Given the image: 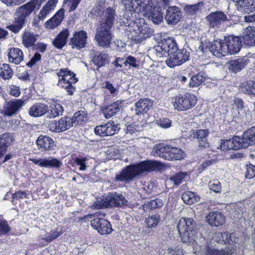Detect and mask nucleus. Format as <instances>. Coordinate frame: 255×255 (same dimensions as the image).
I'll use <instances>...</instances> for the list:
<instances>
[{
	"label": "nucleus",
	"instance_id": "nucleus-10",
	"mask_svg": "<svg viewBox=\"0 0 255 255\" xmlns=\"http://www.w3.org/2000/svg\"><path fill=\"white\" fill-rule=\"evenodd\" d=\"M206 20L210 28H218L228 21L226 15L221 11L211 12L206 16Z\"/></svg>",
	"mask_w": 255,
	"mask_h": 255
},
{
	"label": "nucleus",
	"instance_id": "nucleus-13",
	"mask_svg": "<svg viewBox=\"0 0 255 255\" xmlns=\"http://www.w3.org/2000/svg\"><path fill=\"white\" fill-rule=\"evenodd\" d=\"M244 148V143L241 137L235 136L232 139H221L220 148L223 151L238 150Z\"/></svg>",
	"mask_w": 255,
	"mask_h": 255
},
{
	"label": "nucleus",
	"instance_id": "nucleus-40",
	"mask_svg": "<svg viewBox=\"0 0 255 255\" xmlns=\"http://www.w3.org/2000/svg\"><path fill=\"white\" fill-rule=\"evenodd\" d=\"M120 110V107L118 103H114L113 104L105 107L103 110V113L106 119H109L113 116Z\"/></svg>",
	"mask_w": 255,
	"mask_h": 255
},
{
	"label": "nucleus",
	"instance_id": "nucleus-9",
	"mask_svg": "<svg viewBox=\"0 0 255 255\" xmlns=\"http://www.w3.org/2000/svg\"><path fill=\"white\" fill-rule=\"evenodd\" d=\"M189 56L190 53L186 49L178 50L174 53L170 54L166 60V63L169 67H174L180 65L187 61L189 59Z\"/></svg>",
	"mask_w": 255,
	"mask_h": 255
},
{
	"label": "nucleus",
	"instance_id": "nucleus-33",
	"mask_svg": "<svg viewBox=\"0 0 255 255\" xmlns=\"http://www.w3.org/2000/svg\"><path fill=\"white\" fill-rule=\"evenodd\" d=\"M57 2L58 0H49L47 1L38 15L39 19L43 20L51 11L55 8Z\"/></svg>",
	"mask_w": 255,
	"mask_h": 255
},
{
	"label": "nucleus",
	"instance_id": "nucleus-42",
	"mask_svg": "<svg viewBox=\"0 0 255 255\" xmlns=\"http://www.w3.org/2000/svg\"><path fill=\"white\" fill-rule=\"evenodd\" d=\"M246 64V61L242 58L232 60L229 63V70L234 72L241 71Z\"/></svg>",
	"mask_w": 255,
	"mask_h": 255
},
{
	"label": "nucleus",
	"instance_id": "nucleus-34",
	"mask_svg": "<svg viewBox=\"0 0 255 255\" xmlns=\"http://www.w3.org/2000/svg\"><path fill=\"white\" fill-rule=\"evenodd\" d=\"M92 61L98 68L105 66L109 62L108 54L105 52H97L93 57Z\"/></svg>",
	"mask_w": 255,
	"mask_h": 255
},
{
	"label": "nucleus",
	"instance_id": "nucleus-23",
	"mask_svg": "<svg viewBox=\"0 0 255 255\" xmlns=\"http://www.w3.org/2000/svg\"><path fill=\"white\" fill-rule=\"evenodd\" d=\"M208 224L212 226L219 227L225 223V218L219 212H210L207 216Z\"/></svg>",
	"mask_w": 255,
	"mask_h": 255
},
{
	"label": "nucleus",
	"instance_id": "nucleus-19",
	"mask_svg": "<svg viewBox=\"0 0 255 255\" xmlns=\"http://www.w3.org/2000/svg\"><path fill=\"white\" fill-rule=\"evenodd\" d=\"M225 41L229 54H236L240 51L242 45L241 39L239 37L230 36L225 38Z\"/></svg>",
	"mask_w": 255,
	"mask_h": 255
},
{
	"label": "nucleus",
	"instance_id": "nucleus-59",
	"mask_svg": "<svg viewBox=\"0 0 255 255\" xmlns=\"http://www.w3.org/2000/svg\"><path fill=\"white\" fill-rule=\"evenodd\" d=\"M88 159L85 158H77L75 159V162L79 166V169L81 171H86L87 170V166L86 161Z\"/></svg>",
	"mask_w": 255,
	"mask_h": 255
},
{
	"label": "nucleus",
	"instance_id": "nucleus-32",
	"mask_svg": "<svg viewBox=\"0 0 255 255\" xmlns=\"http://www.w3.org/2000/svg\"><path fill=\"white\" fill-rule=\"evenodd\" d=\"M125 130L127 137L133 139L138 138L139 132L142 130V127L135 123H132L127 125Z\"/></svg>",
	"mask_w": 255,
	"mask_h": 255
},
{
	"label": "nucleus",
	"instance_id": "nucleus-50",
	"mask_svg": "<svg viewBox=\"0 0 255 255\" xmlns=\"http://www.w3.org/2000/svg\"><path fill=\"white\" fill-rule=\"evenodd\" d=\"M205 80L202 73H198L191 77L189 85L190 87H197L201 85Z\"/></svg>",
	"mask_w": 255,
	"mask_h": 255
},
{
	"label": "nucleus",
	"instance_id": "nucleus-15",
	"mask_svg": "<svg viewBox=\"0 0 255 255\" xmlns=\"http://www.w3.org/2000/svg\"><path fill=\"white\" fill-rule=\"evenodd\" d=\"M87 34L83 30L75 32L70 39V44L73 48L81 49L87 43Z\"/></svg>",
	"mask_w": 255,
	"mask_h": 255
},
{
	"label": "nucleus",
	"instance_id": "nucleus-30",
	"mask_svg": "<svg viewBox=\"0 0 255 255\" xmlns=\"http://www.w3.org/2000/svg\"><path fill=\"white\" fill-rule=\"evenodd\" d=\"M69 35V30L67 29H64L52 41L53 45L58 49H62L66 45Z\"/></svg>",
	"mask_w": 255,
	"mask_h": 255
},
{
	"label": "nucleus",
	"instance_id": "nucleus-53",
	"mask_svg": "<svg viewBox=\"0 0 255 255\" xmlns=\"http://www.w3.org/2000/svg\"><path fill=\"white\" fill-rule=\"evenodd\" d=\"M160 221V217L158 214H155L145 219V222L148 228H152L156 226Z\"/></svg>",
	"mask_w": 255,
	"mask_h": 255
},
{
	"label": "nucleus",
	"instance_id": "nucleus-54",
	"mask_svg": "<svg viewBox=\"0 0 255 255\" xmlns=\"http://www.w3.org/2000/svg\"><path fill=\"white\" fill-rule=\"evenodd\" d=\"M206 255H231L228 250H216L215 249L207 248Z\"/></svg>",
	"mask_w": 255,
	"mask_h": 255
},
{
	"label": "nucleus",
	"instance_id": "nucleus-37",
	"mask_svg": "<svg viewBox=\"0 0 255 255\" xmlns=\"http://www.w3.org/2000/svg\"><path fill=\"white\" fill-rule=\"evenodd\" d=\"M188 174L185 172L176 173L167 179L166 180V184L169 185L170 183H173V185L178 186L184 182Z\"/></svg>",
	"mask_w": 255,
	"mask_h": 255
},
{
	"label": "nucleus",
	"instance_id": "nucleus-18",
	"mask_svg": "<svg viewBox=\"0 0 255 255\" xmlns=\"http://www.w3.org/2000/svg\"><path fill=\"white\" fill-rule=\"evenodd\" d=\"M182 12L180 8L177 6H169L165 16L167 23L174 24L177 23L181 19Z\"/></svg>",
	"mask_w": 255,
	"mask_h": 255
},
{
	"label": "nucleus",
	"instance_id": "nucleus-6",
	"mask_svg": "<svg viewBox=\"0 0 255 255\" xmlns=\"http://www.w3.org/2000/svg\"><path fill=\"white\" fill-rule=\"evenodd\" d=\"M127 200L123 195L117 193H111L105 198L100 200H97L93 207L96 209L107 208L110 206L122 207L127 205Z\"/></svg>",
	"mask_w": 255,
	"mask_h": 255
},
{
	"label": "nucleus",
	"instance_id": "nucleus-51",
	"mask_svg": "<svg viewBox=\"0 0 255 255\" xmlns=\"http://www.w3.org/2000/svg\"><path fill=\"white\" fill-rule=\"evenodd\" d=\"M13 72L9 65L3 64L2 67H1V77L4 80H8L11 78Z\"/></svg>",
	"mask_w": 255,
	"mask_h": 255
},
{
	"label": "nucleus",
	"instance_id": "nucleus-56",
	"mask_svg": "<svg viewBox=\"0 0 255 255\" xmlns=\"http://www.w3.org/2000/svg\"><path fill=\"white\" fill-rule=\"evenodd\" d=\"M209 189L214 192L221 193L222 186L221 183L218 180L210 181L209 183Z\"/></svg>",
	"mask_w": 255,
	"mask_h": 255
},
{
	"label": "nucleus",
	"instance_id": "nucleus-12",
	"mask_svg": "<svg viewBox=\"0 0 255 255\" xmlns=\"http://www.w3.org/2000/svg\"><path fill=\"white\" fill-rule=\"evenodd\" d=\"M93 228L97 230L101 235H108L113 231L111 223L103 218H96L91 222Z\"/></svg>",
	"mask_w": 255,
	"mask_h": 255
},
{
	"label": "nucleus",
	"instance_id": "nucleus-21",
	"mask_svg": "<svg viewBox=\"0 0 255 255\" xmlns=\"http://www.w3.org/2000/svg\"><path fill=\"white\" fill-rule=\"evenodd\" d=\"M209 134L208 129L192 130L190 131L189 136L197 139L200 146L205 147L208 145L207 137Z\"/></svg>",
	"mask_w": 255,
	"mask_h": 255
},
{
	"label": "nucleus",
	"instance_id": "nucleus-16",
	"mask_svg": "<svg viewBox=\"0 0 255 255\" xmlns=\"http://www.w3.org/2000/svg\"><path fill=\"white\" fill-rule=\"evenodd\" d=\"M210 51L216 57H221L229 54L228 49L226 46L225 38L224 40H216L212 43Z\"/></svg>",
	"mask_w": 255,
	"mask_h": 255
},
{
	"label": "nucleus",
	"instance_id": "nucleus-61",
	"mask_svg": "<svg viewBox=\"0 0 255 255\" xmlns=\"http://www.w3.org/2000/svg\"><path fill=\"white\" fill-rule=\"evenodd\" d=\"M246 177L249 179L253 178L255 176V166L250 164L247 165Z\"/></svg>",
	"mask_w": 255,
	"mask_h": 255
},
{
	"label": "nucleus",
	"instance_id": "nucleus-14",
	"mask_svg": "<svg viewBox=\"0 0 255 255\" xmlns=\"http://www.w3.org/2000/svg\"><path fill=\"white\" fill-rule=\"evenodd\" d=\"M23 105L24 101L21 99H15L5 102L1 113H2L5 116L10 117L14 115Z\"/></svg>",
	"mask_w": 255,
	"mask_h": 255
},
{
	"label": "nucleus",
	"instance_id": "nucleus-55",
	"mask_svg": "<svg viewBox=\"0 0 255 255\" xmlns=\"http://www.w3.org/2000/svg\"><path fill=\"white\" fill-rule=\"evenodd\" d=\"M155 123L161 128H167L171 126L172 121L168 118H161L156 120Z\"/></svg>",
	"mask_w": 255,
	"mask_h": 255
},
{
	"label": "nucleus",
	"instance_id": "nucleus-60",
	"mask_svg": "<svg viewBox=\"0 0 255 255\" xmlns=\"http://www.w3.org/2000/svg\"><path fill=\"white\" fill-rule=\"evenodd\" d=\"M164 254L165 255H183V250L179 247L168 249Z\"/></svg>",
	"mask_w": 255,
	"mask_h": 255
},
{
	"label": "nucleus",
	"instance_id": "nucleus-62",
	"mask_svg": "<svg viewBox=\"0 0 255 255\" xmlns=\"http://www.w3.org/2000/svg\"><path fill=\"white\" fill-rule=\"evenodd\" d=\"M124 64L126 66L128 65L129 67H136L138 65L136 59L131 56L127 57V59L124 62Z\"/></svg>",
	"mask_w": 255,
	"mask_h": 255
},
{
	"label": "nucleus",
	"instance_id": "nucleus-28",
	"mask_svg": "<svg viewBox=\"0 0 255 255\" xmlns=\"http://www.w3.org/2000/svg\"><path fill=\"white\" fill-rule=\"evenodd\" d=\"M8 60L15 64H19L23 60V53L18 48H12L8 49L7 54Z\"/></svg>",
	"mask_w": 255,
	"mask_h": 255
},
{
	"label": "nucleus",
	"instance_id": "nucleus-22",
	"mask_svg": "<svg viewBox=\"0 0 255 255\" xmlns=\"http://www.w3.org/2000/svg\"><path fill=\"white\" fill-rule=\"evenodd\" d=\"M64 10L60 9L55 15L45 23V26L46 28L52 29L57 27L60 24L64 19Z\"/></svg>",
	"mask_w": 255,
	"mask_h": 255
},
{
	"label": "nucleus",
	"instance_id": "nucleus-58",
	"mask_svg": "<svg viewBox=\"0 0 255 255\" xmlns=\"http://www.w3.org/2000/svg\"><path fill=\"white\" fill-rule=\"evenodd\" d=\"M228 236V232H226L224 233H218L215 235L214 239L218 243L227 244V240Z\"/></svg>",
	"mask_w": 255,
	"mask_h": 255
},
{
	"label": "nucleus",
	"instance_id": "nucleus-27",
	"mask_svg": "<svg viewBox=\"0 0 255 255\" xmlns=\"http://www.w3.org/2000/svg\"><path fill=\"white\" fill-rule=\"evenodd\" d=\"M236 6L238 11L249 13L255 10V0H238Z\"/></svg>",
	"mask_w": 255,
	"mask_h": 255
},
{
	"label": "nucleus",
	"instance_id": "nucleus-1",
	"mask_svg": "<svg viewBox=\"0 0 255 255\" xmlns=\"http://www.w3.org/2000/svg\"><path fill=\"white\" fill-rule=\"evenodd\" d=\"M126 10L134 12L140 6L142 15L151 20L155 24H159L163 21V15L159 8L153 3L152 0H122Z\"/></svg>",
	"mask_w": 255,
	"mask_h": 255
},
{
	"label": "nucleus",
	"instance_id": "nucleus-43",
	"mask_svg": "<svg viewBox=\"0 0 255 255\" xmlns=\"http://www.w3.org/2000/svg\"><path fill=\"white\" fill-rule=\"evenodd\" d=\"M63 107L59 103H52L50 106L49 115L50 118H56L62 115Z\"/></svg>",
	"mask_w": 255,
	"mask_h": 255
},
{
	"label": "nucleus",
	"instance_id": "nucleus-48",
	"mask_svg": "<svg viewBox=\"0 0 255 255\" xmlns=\"http://www.w3.org/2000/svg\"><path fill=\"white\" fill-rule=\"evenodd\" d=\"M203 3L199 2L193 5H187L184 7V10L188 14L193 15L201 11Z\"/></svg>",
	"mask_w": 255,
	"mask_h": 255
},
{
	"label": "nucleus",
	"instance_id": "nucleus-38",
	"mask_svg": "<svg viewBox=\"0 0 255 255\" xmlns=\"http://www.w3.org/2000/svg\"><path fill=\"white\" fill-rule=\"evenodd\" d=\"M167 145L159 144L154 146L151 150V154L154 156L160 157L166 159Z\"/></svg>",
	"mask_w": 255,
	"mask_h": 255
},
{
	"label": "nucleus",
	"instance_id": "nucleus-24",
	"mask_svg": "<svg viewBox=\"0 0 255 255\" xmlns=\"http://www.w3.org/2000/svg\"><path fill=\"white\" fill-rule=\"evenodd\" d=\"M48 107L43 103H37L29 109V115L33 117H39L45 115L48 111Z\"/></svg>",
	"mask_w": 255,
	"mask_h": 255
},
{
	"label": "nucleus",
	"instance_id": "nucleus-4",
	"mask_svg": "<svg viewBox=\"0 0 255 255\" xmlns=\"http://www.w3.org/2000/svg\"><path fill=\"white\" fill-rule=\"evenodd\" d=\"M196 222L193 219L188 218H181L177 225L182 242L195 246L196 250H198L197 246L199 245L196 241Z\"/></svg>",
	"mask_w": 255,
	"mask_h": 255
},
{
	"label": "nucleus",
	"instance_id": "nucleus-2",
	"mask_svg": "<svg viewBox=\"0 0 255 255\" xmlns=\"http://www.w3.org/2000/svg\"><path fill=\"white\" fill-rule=\"evenodd\" d=\"M158 166V162L155 161H144L137 164L127 166L116 175L115 180L120 182H129L136 176L145 172L154 170Z\"/></svg>",
	"mask_w": 255,
	"mask_h": 255
},
{
	"label": "nucleus",
	"instance_id": "nucleus-35",
	"mask_svg": "<svg viewBox=\"0 0 255 255\" xmlns=\"http://www.w3.org/2000/svg\"><path fill=\"white\" fill-rule=\"evenodd\" d=\"M243 39L248 45H255V27L248 26L244 32Z\"/></svg>",
	"mask_w": 255,
	"mask_h": 255
},
{
	"label": "nucleus",
	"instance_id": "nucleus-52",
	"mask_svg": "<svg viewBox=\"0 0 255 255\" xmlns=\"http://www.w3.org/2000/svg\"><path fill=\"white\" fill-rule=\"evenodd\" d=\"M14 140L13 135L10 133H4L1 137V148L10 145Z\"/></svg>",
	"mask_w": 255,
	"mask_h": 255
},
{
	"label": "nucleus",
	"instance_id": "nucleus-29",
	"mask_svg": "<svg viewBox=\"0 0 255 255\" xmlns=\"http://www.w3.org/2000/svg\"><path fill=\"white\" fill-rule=\"evenodd\" d=\"M152 101L147 98L141 99L135 103V111L137 115L146 113L152 107Z\"/></svg>",
	"mask_w": 255,
	"mask_h": 255
},
{
	"label": "nucleus",
	"instance_id": "nucleus-11",
	"mask_svg": "<svg viewBox=\"0 0 255 255\" xmlns=\"http://www.w3.org/2000/svg\"><path fill=\"white\" fill-rule=\"evenodd\" d=\"M95 38L100 46L108 47L113 38L110 28L102 26L97 33Z\"/></svg>",
	"mask_w": 255,
	"mask_h": 255
},
{
	"label": "nucleus",
	"instance_id": "nucleus-46",
	"mask_svg": "<svg viewBox=\"0 0 255 255\" xmlns=\"http://www.w3.org/2000/svg\"><path fill=\"white\" fill-rule=\"evenodd\" d=\"M163 205V201L160 199H156L154 200L146 201L143 205V208L144 211L148 209H154L161 207Z\"/></svg>",
	"mask_w": 255,
	"mask_h": 255
},
{
	"label": "nucleus",
	"instance_id": "nucleus-26",
	"mask_svg": "<svg viewBox=\"0 0 255 255\" xmlns=\"http://www.w3.org/2000/svg\"><path fill=\"white\" fill-rule=\"evenodd\" d=\"M166 150L167 160H181L185 156L184 151L178 147L167 145Z\"/></svg>",
	"mask_w": 255,
	"mask_h": 255
},
{
	"label": "nucleus",
	"instance_id": "nucleus-20",
	"mask_svg": "<svg viewBox=\"0 0 255 255\" xmlns=\"http://www.w3.org/2000/svg\"><path fill=\"white\" fill-rule=\"evenodd\" d=\"M38 149L41 152L50 150L54 146V141L47 135H40L36 140Z\"/></svg>",
	"mask_w": 255,
	"mask_h": 255
},
{
	"label": "nucleus",
	"instance_id": "nucleus-45",
	"mask_svg": "<svg viewBox=\"0 0 255 255\" xmlns=\"http://www.w3.org/2000/svg\"><path fill=\"white\" fill-rule=\"evenodd\" d=\"M62 165L61 160L54 158L49 157L44 158L43 167L46 168H59Z\"/></svg>",
	"mask_w": 255,
	"mask_h": 255
},
{
	"label": "nucleus",
	"instance_id": "nucleus-44",
	"mask_svg": "<svg viewBox=\"0 0 255 255\" xmlns=\"http://www.w3.org/2000/svg\"><path fill=\"white\" fill-rule=\"evenodd\" d=\"M182 199L183 202L188 205H191L200 200V197L191 191H186L182 194Z\"/></svg>",
	"mask_w": 255,
	"mask_h": 255
},
{
	"label": "nucleus",
	"instance_id": "nucleus-25",
	"mask_svg": "<svg viewBox=\"0 0 255 255\" xmlns=\"http://www.w3.org/2000/svg\"><path fill=\"white\" fill-rule=\"evenodd\" d=\"M115 16L116 12L114 9L110 7L107 8L101 15L102 19L104 20L101 25L102 26H104L111 28L113 25Z\"/></svg>",
	"mask_w": 255,
	"mask_h": 255
},
{
	"label": "nucleus",
	"instance_id": "nucleus-49",
	"mask_svg": "<svg viewBox=\"0 0 255 255\" xmlns=\"http://www.w3.org/2000/svg\"><path fill=\"white\" fill-rule=\"evenodd\" d=\"M164 46V49L166 50L169 56L171 53H174L176 51L178 50L177 48V45L175 41L172 39H168L163 42H162Z\"/></svg>",
	"mask_w": 255,
	"mask_h": 255
},
{
	"label": "nucleus",
	"instance_id": "nucleus-36",
	"mask_svg": "<svg viewBox=\"0 0 255 255\" xmlns=\"http://www.w3.org/2000/svg\"><path fill=\"white\" fill-rule=\"evenodd\" d=\"M240 91L244 94L255 95V78L243 82L240 87Z\"/></svg>",
	"mask_w": 255,
	"mask_h": 255
},
{
	"label": "nucleus",
	"instance_id": "nucleus-5",
	"mask_svg": "<svg viewBox=\"0 0 255 255\" xmlns=\"http://www.w3.org/2000/svg\"><path fill=\"white\" fill-rule=\"evenodd\" d=\"M56 75L58 79L57 86L60 88L64 89L68 95H73L75 90V88L73 84L78 81L76 74L68 69L65 68L61 69L57 71Z\"/></svg>",
	"mask_w": 255,
	"mask_h": 255
},
{
	"label": "nucleus",
	"instance_id": "nucleus-57",
	"mask_svg": "<svg viewBox=\"0 0 255 255\" xmlns=\"http://www.w3.org/2000/svg\"><path fill=\"white\" fill-rule=\"evenodd\" d=\"M154 51L156 55L159 57H165L168 54L162 43L161 45H158L154 47Z\"/></svg>",
	"mask_w": 255,
	"mask_h": 255
},
{
	"label": "nucleus",
	"instance_id": "nucleus-8",
	"mask_svg": "<svg viewBox=\"0 0 255 255\" xmlns=\"http://www.w3.org/2000/svg\"><path fill=\"white\" fill-rule=\"evenodd\" d=\"M129 32L131 39L136 43H140L150 37L152 30L146 24L140 26L135 24L133 28L129 30Z\"/></svg>",
	"mask_w": 255,
	"mask_h": 255
},
{
	"label": "nucleus",
	"instance_id": "nucleus-17",
	"mask_svg": "<svg viewBox=\"0 0 255 255\" xmlns=\"http://www.w3.org/2000/svg\"><path fill=\"white\" fill-rule=\"evenodd\" d=\"M48 128L53 132H61L65 131L71 127L68 117L61 118L58 121H54L50 123Z\"/></svg>",
	"mask_w": 255,
	"mask_h": 255
},
{
	"label": "nucleus",
	"instance_id": "nucleus-47",
	"mask_svg": "<svg viewBox=\"0 0 255 255\" xmlns=\"http://www.w3.org/2000/svg\"><path fill=\"white\" fill-rule=\"evenodd\" d=\"M107 136H111L117 133L120 129L118 124L110 121L105 124Z\"/></svg>",
	"mask_w": 255,
	"mask_h": 255
},
{
	"label": "nucleus",
	"instance_id": "nucleus-7",
	"mask_svg": "<svg viewBox=\"0 0 255 255\" xmlns=\"http://www.w3.org/2000/svg\"><path fill=\"white\" fill-rule=\"evenodd\" d=\"M197 101V97L190 93L176 95L172 99L174 107L178 111H185L193 108Z\"/></svg>",
	"mask_w": 255,
	"mask_h": 255
},
{
	"label": "nucleus",
	"instance_id": "nucleus-3",
	"mask_svg": "<svg viewBox=\"0 0 255 255\" xmlns=\"http://www.w3.org/2000/svg\"><path fill=\"white\" fill-rule=\"evenodd\" d=\"M41 4V1L32 0L18 7L15 13L13 24L7 26V27L14 33L19 32L25 24L26 18L29 16L33 11L38 10Z\"/></svg>",
	"mask_w": 255,
	"mask_h": 255
},
{
	"label": "nucleus",
	"instance_id": "nucleus-64",
	"mask_svg": "<svg viewBox=\"0 0 255 255\" xmlns=\"http://www.w3.org/2000/svg\"><path fill=\"white\" fill-rule=\"evenodd\" d=\"M95 132L97 135H99L101 136H106L105 125L97 126L95 128Z\"/></svg>",
	"mask_w": 255,
	"mask_h": 255
},
{
	"label": "nucleus",
	"instance_id": "nucleus-39",
	"mask_svg": "<svg viewBox=\"0 0 255 255\" xmlns=\"http://www.w3.org/2000/svg\"><path fill=\"white\" fill-rule=\"evenodd\" d=\"M22 39L23 44L26 47H29L34 44L36 38L33 33L25 31L22 34Z\"/></svg>",
	"mask_w": 255,
	"mask_h": 255
},
{
	"label": "nucleus",
	"instance_id": "nucleus-63",
	"mask_svg": "<svg viewBox=\"0 0 255 255\" xmlns=\"http://www.w3.org/2000/svg\"><path fill=\"white\" fill-rule=\"evenodd\" d=\"M61 233L57 231H51L45 236V239L47 242H51L53 240L58 238Z\"/></svg>",
	"mask_w": 255,
	"mask_h": 255
},
{
	"label": "nucleus",
	"instance_id": "nucleus-31",
	"mask_svg": "<svg viewBox=\"0 0 255 255\" xmlns=\"http://www.w3.org/2000/svg\"><path fill=\"white\" fill-rule=\"evenodd\" d=\"M244 143V148L255 143V127H252L245 131L241 137Z\"/></svg>",
	"mask_w": 255,
	"mask_h": 255
},
{
	"label": "nucleus",
	"instance_id": "nucleus-41",
	"mask_svg": "<svg viewBox=\"0 0 255 255\" xmlns=\"http://www.w3.org/2000/svg\"><path fill=\"white\" fill-rule=\"evenodd\" d=\"M86 120V117L85 116L84 112L80 111L76 112L72 118H69V121L71 127H75L78 125L83 124Z\"/></svg>",
	"mask_w": 255,
	"mask_h": 255
}]
</instances>
